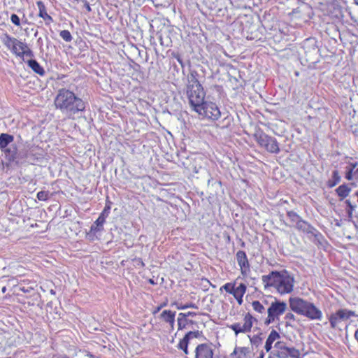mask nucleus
<instances>
[{
	"label": "nucleus",
	"mask_w": 358,
	"mask_h": 358,
	"mask_svg": "<svg viewBox=\"0 0 358 358\" xmlns=\"http://www.w3.org/2000/svg\"><path fill=\"white\" fill-rule=\"evenodd\" d=\"M2 42L17 57L24 59V57L32 58L34 56L33 51L25 43L10 36L7 33L3 34Z\"/></svg>",
	"instance_id": "obj_5"
},
{
	"label": "nucleus",
	"mask_w": 358,
	"mask_h": 358,
	"mask_svg": "<svg viewBox=\"0 0 358 358\" xmlns=\"http://www.w3.org/2000/svg\"><path fill=\"white\" fill-rule=\"evenodd\" d=\"M350 192L351 188L346 184H343L336 189V192L340 197V200L347 197Z\"/></svg>",
	"instance_id": "obj_26"
},
{
	"label": "nucleus",
	"mask_w": 358,
	"mask_h": 358,
	"mask_svg": "<svg viewBox=\"0 0 358 358\" xmlns=\"http://www.w3.org/2000/svg\"><path fill=\"white\" fill-rule=\"evenodd\" d=\"M292 283L294 282V278L292 277Z\"/></svg>",
	"instance_id": "obj_53"
},
{
	"label": "nucleus",
	"mask_w": 358,
	"mask_h": 358,
	"mask_svg": "<svg viewBox=\"0 0 358 358\" xmlns=\"http://www.w3.org/2000/svg\"><path fill=\"white\" fill-rule=\"evenodd\" d=\"M7 290V288L6 286H3L2 288H1V292L2 293H5Z\"/></svg>",
	"instance_id": "obj_47"
},
{
	"label": "nucleus",
	"mask_w": 358,
	"mask_h": 358,
	"mask_svg": "<svg viewBox=\"0 0 358 358\" xmlns=\"http://www.w3.org/2000/svg\"><path fill=\"white\" fill-rule=\"evenodd\" d=\"M27 64L29 68L32 69L34 72L38 74L39 76H44L45 72L44 69L41 64L35 59H29L27 61Z\"/></svg>",
	"instance_id": "obj_24"
},
{
	"label": "nucleus",
	"mask_w": 358,
	"mask_h": 358,
	"mask_svg": "<svg viewBox=\"0 0 358 358\" xmlns=\"http://www.w3.org/2000/svg\"><path fill=\"white\" fill-rule=\"evenodd\" d=\"M253 137L258 145L271 153H277L279 151L278 144L276 140L267 135L261 128H256Z\"/></svg>",
	"instance_id": "obj_6"
},
{
	"label": "nucleus",
	"mask_w": 358,
	"mask_h": 358,
	"mask_svg": "<svg viewBox=\"0 0 358 358\" xmlns=\"http://www.w3.org/2000/svg\"><path fill=\"white\" fill-rule=\"evenodd\" d=\"M182 315H185V317H189V316H191V317L196 316V313L195 312L189 311L187 313H182Z\"/></svg>",
	"instance_id": "obj_40"
},
{
	"label": "nucleus",
	"mask_w": 358,
	"mask_h": 358,
	"mask_svg": "<svg viewBox=\"0 0 358 358\" xmlns=\"http://www.w3.org/2000/svg\"><path fill=\"white\" fill-rule=\"evenodd\" d=\"M264 353L262 351L257 358H264Z\"/></svg>",
	"instance_id": "obj_44"
},
{
	"label": "nucleus",
	"mask_w": 358,
	"mask_h": 358,
	"mask_svg": "<svg viewBox=\"0 0 358 358\" xmlns=\"http://www.w3.org/2000/svg\"><path fill=\"white\" fill-rule=\"evenodd\" d=\"M355 196H357V201H358V190L355 192Z\"/></svg>",
	"instance_id": "obj_50"
},
{
	"label": "nucleus",
	"mask_w": 358,
	"mask_h": 358,
	"mask_svg": "<svg viewBox=\"0 0 358 358\" xmlns=\"http://www.w3.org/2000/svg\"><path fill=\"white\" fill-rule=\"evenodd\" d=\"M225 291L234 296L238 305H242L243 296L247 291V285L245 283L237 285L236 280L233 282H227L220 288V291Z\"/></svg>",
	"instance_id": "obj_8"
},
{
	"label": "nucleus",
	"mask_w": 358,
	"mask_h": 358,
	"mask_svg": "<svg viewBox=\"0 0 358 358\" xmlns=\"http://www.w3.org/2000/svg\"><path fill=\"white\" fill-rule=\"evenodd\" d=\"M10 20H11L12 23L14 24L15 25H16L17 27L20 26V18L17 16V15L12 14L10 16Z\"/></svg>",
	"instance_id": "obj_34"
},
{
	"label": "nucleus",
	"mask_w": 358,
	"mask_h": 358,
	"mask_svg": "<svg viewBox=\"0 0 358 358\" xmlns=\"http://www.w3.org/2000/svg\"><path fill=\"white\" fill-rule=\"evenodd\" d=\"M355 316V313L346 308H341L329 317L331 327L332 329L338 328L340 324L343 322L348 321L351 317Z\"/></svg>",
	"instance_id": "obj_12"
},
{
	"label": "nucleus",
	"mask_w": 358,
	"mask_h": 358,
	"mask_svg": "<svg viewBox=\"0 0 358 358\" xmlns=\"http://www.w3.org/2000/svg\"><path fill=\"white\" fill-rule=\"evenodd\" d=\"M198 76L196 71H191L187 76V95L192 110L205 101L206 92L198 80Z\"/></svg>",
	"instance_id": "obj_2"
},
{
	"label": "nucleus",
	"mask_w": 358,
	"mask_h": 358,
	"mask_svg": "<svg viewBox=\"0 0 358 358\" xmlns=\"http://www.w3.org/2000/svg\"><path fill=\"white\" fill-rule=\"evenodd\" d=\"M280 337L279 334L275 331L272 330L271 333L269 334L265 343V349L266 352H268L271 348L273 343L276 341Z\"/></svg>",
	"instance_id": "obj_25"
},
{
	"label": "nucleus",
	"mask_w": 358,
	"mask_h": 358,
	"mask_svg": "<svg viewBox=\"0 0 358 358\" xmlns=\"http://www.w3.org/2000/svg\"><path fill=\"white\" fill-rule=\"evenodd\" d=\"M106 222V219L103 217V216H99V217L95 220L93 224L90 227V231L88 234L89 236L91 234H94L95 235L97 232L101 231L103 230V224Z\"/></svg>",
	"instance_id": "obj_22"
},
{
	"label": "nucleus",
	"mask_w": 358,
	"mask_h": 358,
	"mask_svg": "<svg viewBox=\"0 0 358 358\" xmlns=\"http://www.w3.org/2000/svg\"><path fill=\"white\" fill-rule=\"evenodd\" d=\"M201 332L199 331H188L185 336L180 340L178 344V348L183 351L185 355L189 354L188 350V345L189 344L191 340L194 338H199L201 336Z\"/></svg>",
	"instance_id": "obj_16"
},
{
	"label": "nucleus",
	"mask_w": 358,
	"mask_h": 358,
	"mask_svg": "<svg viewBox=\"0 0 358 358\" xmlns=\"http://www.w3.org/2000/svg\"><path fill=\"white\" fill-rule=\"evenodd\" d=\"M59 36L66 42H70L73 39L71 34V32L69 30H62V31H61L60 33H59Z\"/></svg>",
	"instance_id": "obj_32"
},
{
	"label": "nucleus",
	"mask_w": 358,
	"mask_h": 358,
	"mask_svg": "<svg viewBox=\"0 0 358 358\" xmlns=\"http://www.w3.org/2000/svg\"><path fill=\"white\" fill-rule=\"evenodd\" d=\"M252 307L255 311H256L259 313H263L265 311L264 306L259 301H252Z\"/></svg>",
	"instance_id": "obj_29"
},
{
	"label": "nucleus",
	"mask_w": 358,
	"mask_h": 358,
	"mask_svg": "<svg viewBox=\"0 0 358 358\" xmlns=\"http://www.w3.org/2000/svg\"><path fill=\"white\" fill-rule=\"evenodd\" d=\"M214 350L212 343H201L194 350V358H213Z\"/></svg>",
	"instance_id": "obj_15"
},
{
	"label": "nucleus",
	"mask_w": 358,
	"mask_h": 358,
	"mask_svg": "<svg viewBox=\"0 0 358 358\" xmlns=\"http://www.w3.org/2000/svg\"><path fill=\"white\" fill-rule=\"evenodd\" d=\"M111 203H112L111 201L108 199V197H107L105 207H104L103 211L99 215V216H103V217H104L105 219L108 217V215L110 213V208H111Z\"/></svg>",
	"instance_id": "obj_30"
},
{
	"label": "nucleus",
	"mask_w": 358,
	"mask_h": 358,
	"mask_svg": "<svg viewBox=\"0 0 358 358\" xmlns=\"http://www.w3.org/2000/svg\"><path fill=\"white\" fill-rule=\"evenodd\" d=\"M148 282H149V283H150L151 285H155V282L154 280H152V279H149Z\"/></svg>",
	"instance_id": "obj_48"
},
{
	"label": "nucleus",
	"mask_w": 358,
	"mask_h": 358,
	"mask_svg": "<svg viewBox=\"0 0 358 358\" xmlns=\"http://www.w3.org/2000/svg\"><path fill=\"white\" fill-rule=\"evenodd\" d=\"M173 305H176V308L178 310H185V304L174 303H173Z\"/></svg>",
	"instance_id": "obj_39"
},
{
	"label": "nucleus",
	"mask_w": 358,
	"mask_h": 358,
	"mask_svg": "<svg viewBox=\"0 0 358 358\" xmlns=\"http://www.w3.org/2000/svg\"><path fill=\"white\" fill-rule=\"evenodd\" d=\"M36 5L38 8V16L45 21L46 25H50L53 22V18L48 13L45 3L42 1H38Z\"/></svg>",
	"instance_id": "obj_20"
},
{
	"label": "nucleus",
	"mask_w": 358,
	"mask_h": 358,
	"mask_svg": "<svg viewBox=\"0 0 358 358\" xmlns=\"http://www.w3.org/2000/svg\"><path fill=\"white\" fill-rule=\"evenodd\" d=\"M167 306V300L162 303H160L159 306L155 308V309L152 310V314L155 315L157 313H159L164 307Z\"/></svg>",
	"instance_id": "obj_35"
},
{
	"label": "nucleus",
	"mask_w": 358,
	"mask_h": 358,
	"mask_svg": "<svg viewBox=\"0 0 358 358\" xmlns=\"http://www.w3.org/2000/svg\"><path fill=\"white\" fill-rule=\"evenodd\" d=\"M13 141V136L4 133L1 134L0 135V149H5Z\"/></svg>",
	"instance_id": "obj_27"
},
{
	"label": "nucleus",
	"mask_w": 358,
	"mask_h": 358,
	"mask_svg": "<svg viewBox=\"0 0 358 358\" xmlns=\"http://www.w3.org/2000/svg\"><path fill=\"white\" fill-rule=\"evenodd\" d=\"M276 353L273 358H289L291 356V348L287 347L285 343L278 341L275 343Z\"/></svg>",
	"instance_id": "obj_17"
},
{
	"label": "nucleus",
	"mask_w": 358,
	"mask_h": 358,
	"mask_svg": "<svg viewBox=\"0 0 358 358\" xmlns=\"http://www.w3.org/2000/svg\"><path fill=\"white\" fill-rule=\"evenodd\" d=\"M262 280L264 288L275 287L280 294L291 292V283L289 278L279 271H271L268 275H264Z\"/></svg>",
	"instance_id": "obj_3"
},
{
	"label": "nucleus",
	"mask_w": 358,
	"mask_h": 358,
	"mask_svg": "<svg viewBox=\"0 0 358 358\" xmlns=\"http://www.w3.org/2000/svg\"><path fill=\"white\" fill-rule=\"evenodd\" d=\"M352 213H353L352 211H350V210H347V213H348V217H349V218H352Z\"/></svg>",
	"instance_id": "obj_43"
},
{
	"label": "nucleus",
	"mask_w": 358,
	"mask_h": 358,
	"mask_svg": "<svg viewBox=\"0 0 358 358\" xmlns=\"http://www.w3.org/2000/svg\"><path fill=\"white\" fill-rule=\"evenodd\" d=\"M251 350L248 347H235L231 358H250Z\"/></svg>",
	"instance_id": "obj_21"
},
{
	"label": "nucleus",
	"mask_w": 358,
	"mask_h": 358,
	"mask_svg": "<svg viewBox=\"0 0 358 358\" xmlns=\"http://www.w3.org/2000/svg\"><path fill=\"white\" fill-rule=\"evenodd\" d=\"M357 166V162L355 163H350L349 164V166H347L346 169H353V170H356V166Z\"/></svg>",
	"instance_id": "obj_41"
},
{
	"label": "nucleus",
	"mask_w": 358,
	"mask_h": 358,
	"mask_svg": "<svg viewBox=\"0 0 358 358\" xmlns=\"http://www.w3.org/2000/svg\"><path fill=\"white\" fill-rule=\"evenodd\" d=\"M17 287L20 291L25 294H29L30 296H32L33 294H36L35 289L37 287V285L35 281L26 280L20 282Z\"/></svg>",
	"instance_id": "obj_18"
},
{
	"label": "nucleus",
	"mask_w": 358,
	"mask_h": 358,
	"mask_svg": "<svg viewBox=\"0 0 358 358\" xmlns=\"http://www.w3.org/2000/svg\"><path fill=\"white\" fill-rule=\"evenodd\" d=\"M202 119L217 120L221 116V112L217 104L212 101H204L194 110Z\"/></svg>",
	"instance_id": "obj_7"
},
{
	"label": "nucleus",
	"mask_w": 358,
	"mask_h": 358,
	"mask_svg": "<svg viewBox=\"0 0 358 358\" xmlns=\"http://www.w3.org/2000/svg\"><path fill=\"white\" fill-rule=\"evenodd\" d=\"M294 224V227L303 233L310 234L320 243V239H324L322 235L314 227L310 225L308 222L300 220L299 215L292 212V224Z\"/></svg>",
	"instance_id": "obj_11"
},
{
	"label": "nucleus",
	"mask_w": 358,
	"mask_h": 358,
	"mask_svg": "<svg viewBox=\"0 0 358 358\" xmlns=\"http://www.w3.org/2000/svg\"><path fill=\"white\" fill-rule=\"evenodd\" d=\"M287 309V303L283 301L275 299L267 310L268 316L264 321V324L268 325L279 320V317L282 315Z\"/></svg>",
	"instance_id": "obj_10"
},
{
	"label": "nucleus",
	"mask_w": 358,
	"mask_h": 358,
	"mask_svg": "<svg viewBox=\"0 0 358 358\" xmlns=\"http://www.w3.org/2000/svg\"><path fill=\"white\" fill-rule=\"evenodd\" d=\"M176 58L177 59V60L178 61L179 63H180V64L182 63V61L180 56H177V57H176Z\"/></svg>",
	"instance_id": "obj_46"
},
{
	"label": "nucleus",
	"mask_w": 358,
	"mask_h": 358,
	"mask_svg": "<svg viewBox=\"0 0 358 358\" xmlns=\"http://www.w3.org/2000/svg\"><path fill=\"white\" fill-rule=\"evenodd\" d=\"M355 1V3L358 5V0H354Z\"/></svg>",
	"instance_id": "obj_51"
},
{
	"label": "nucleus",
	"mask_w": 358,
	"mask_h": 358,
	"mask_svg": "<svg viewBox=\"0 0 358 358\" xmlns=\"http://www.w3.org/2000/svg\"><path fill=\"white\" fill-rule=\"evenodd\" d=\"M201 282H205L208 285H210V286H211V287H213L214 288L215 287V285H213L211 283V282L208 279H207L206 278H202L201 279Z\"/></svg>",
	"instance_id": "obj_38"
},
{
	"label": "nucleus",
	"mask_w": 358,
	"mask_h": 358,
	"mask_svg": "<svg viewBox=\"0 0 358 358\" xmlns=\"http://www.w3.org/2000/svg\"><path fill=\"white\" fill-rule=\"evenodd\" d=\"M177 323L178 329L182 330L186 329L189 325L193 324L194 322L189 320L188 317H185V315H182V313H180L178 315Z\"/></svg>",
	"instance_id": "obj_23"
},
{
	"label": "nucleus",
	"mask_w": 358,
	"mask_h": 358,
	"mask_svg": "<svg viewBox=\"0 0 358 358\" xmlns=\"http://www.w3.org/2000/svg\"><path fill=\"white\" fill-rule=\"evenodd\" d=\"M296 358H299V357H296Z\"/></svg>",
	"instance_id": "obj_54"
},
{
	"label": "nucleus",
	"mask_w": 358,
	"mask_h": 358,
	"mask_svg": "<svg viewBox=\"0 0 358 358\" xmlns=\"http://www.w3.org/2000/svg\"><path fill=\"white\" fill-rule=\"evenodd\" d=\"M341 178L339 175L338 171L334 170L332 172L331 179L328 181V186L329 187H333L336 186L338 183L340 182Z\"/></svg>",
	"instance_id": "obj_28"
},
{
	"label": "nucleus",
	"mask_w": 358,
	"mask_h": 358,
	"mask_svg": "<svg viewBox=\"0 0 358 358\" xmlns=\"http://www.w3.org/2000/svg\"><path fill=\"white\" fill-rule=\"evenodd\" d=\"M345 203L348 207V209H347L348 210H350L352 212L355 210L356 206L353 205L350 200H348V199L345 200Z\"/></svg>",
	"instance_id": "obj_36"
},
{
	"label": "nucleus",
	"mask_w": 358,
	"mask_h": 358,
	"mask_svg": "<svg viewBox=\"0 0 358 358\" xmlns=\"http://www.w3.org/2000/svg\"><path fill=\"white\" fill-rule=\"evenodd\" d=\"M36 197L39 201H46L50 198V193L48 191H40L37 193Z\"/></svg>",
	"instance_id": "obj_31"
},
{
	"label": "nucleus",
	"mask_w": 358,
	"mask_h": 358,
	"mask_svg": "<svg viewBox=\"0 0 358 358\" xmlns=\"http://www.w3.org/2000/svg\"><path fill=\"white\" fill-rule=\"evenodd\" d=\"M56 109L68 115V117L74 119V115L85 110V101L76 94L66 88L59 89L54 99Z\"/></svg>",
	"instance_id": "obj_1"
},
{
	"label": "nucleus",
	"mask_w": 358,
	"mask_h": 358,
	"mask_svg": "<svg viewBox=\"0 0 358 358\" xmlns=\"http://www.w3.org/2000/svg\"><path fill=\"white\" fill-rule=\"evenodd\" d=\"M295 75L296 76H299V72L298 71H295Z\"/></svg>",
	"instance_id": "obj_52"
},
{
	"label": "nucleus",
	"mask_w": 358,
	"mask_h": 358,
	"mask_svg": "<svg viewBox=\"0 0 358 358\" xmlns=\"http://www.w3.org/2000/svg\"><path fill=\"white\" fill-rule=\"evenodd\" d=\"M87 355L89 356L90 358H94V356L91 354H89Z\"/></svg>",
	"instance_id": "obj_49"
},
{
	"label": "nucleus",
	"mask_w": 358,
	"mask_h": 358,
	"mask_svg": "<svg viewBox=\"0 0 358 358\" xmlns=\"http://www.w3.org/2000/svg\"><path fill=\"white\" fill-rule=\"evenodd\" d=\"M292 311L311 320H321L322 318V313L318 308L299 297L292 298Z\"/></svg>",
	"instance_id": "obj_4"
},
{
	"label": "nucleus",
	"mask_w": 358,
	"mask_h": 358,
	"mask_svg": "<svg viewBox=\"0 0 358 358\" xmlns=\"http://www.w3.org/2000/svg\"><path fill=\"white\" fill-rule=\"evenodd\" d=\"M236 259L243 277H247L250 273V264L247 255L243 250H238L236 254Z\"/></svg>",
	"instance_id": "obj_14"
},
{
	"label": "nucleus",
	"mask_w": 358,
	"mask_h": 358,
	"mask_svg": "<svg viewBox=\"0 0 358 358\" xmlns=\"http://www.w3.org/2000/svg\"><path fill=\"white\" fill-rule=\"evenodd\" d=\"M347 171L345 173V178L348 180H352L353 179H355V170H353V169H346Z\"/></svg>",
	"instance_id": "obj_33"
},
{
	"label": "nucleus",
	"mask_w": 358,
	"mask_h": 358,
	"mask_svg": "<svg viewBox=\"0 0 358 358\" xmlns=\"http://www.w3.org/2000/svg\"><path fill=\"white\" fill-rule=\"evenodd\" d=\"M243 316V322H235L229 325V328L234 332L235 335L250 333L254 323L257 322L256 318L250 313H244Z\"/></svg>",
	"instance_id": "obj_9"
},
{
	"label": "nucleus",
	"mask_w": 358,
	"mask_h": 358,
	"mask_svg": "<svg viewBox=\"0 0 358 358\" xmlns=\"http://www.w3.org/2000/svg\"><path fill=\"white\" fill-rule=\"evenodd\" d=\"M292 357H296V355L295 354H297L298 351L295 350L294 348H293L292 349Z\"/></svg>",
	"instance_id": "obj_42"
},
{
	"label": "nucleus",
	"mask_w": 358,
	"mask_h": 358,
	"mask_svg": "<svg viewBox=\"0 0 358 358\" xmlns=\"http://www.w3.org/2000/svg\"><path fill=\"white\" fill-rule=\"evenodd\" d=\"M175 317L176 312L171 310H164L159 315V318L162 322L169 324L171 330H173L174 329Z\"/></svg>",
	"instance_id": "obj_19"
},
{
	"label": "nucleus",
	"mask_w": 358,
	"mask_h": 358,
	"mask_svg": "<svg viewBox=\"0 0 358 358\" xmlns=\"http://www.w3.org/2000/svg\"><path fill=\"white\" fill-rule=\"evenodd\" d=\"M185 309L187 308H198L197 306L194 303H188L185 304Z\"/></svg>",
	"instance_id": "obj_37"
},
{
	"label": "nucleus",
	"mask_w": 358,
	"mask_h": 358,
	"mask_svg": "<svg viewBox=\"0 0 358 358\" xmlns=\"http://www.w3.org/2000/svg\"><path fill=\"white\" fill-rule=\"evenodd\" d=\"M355 179L358 180V168L355 170Z\"/></svg>",
	"instance_id": "obj_45"
},
{
	"label": "nucleus",
	"mask_w": 358,
	"mask_h": 358,
	"mask_svg": "<svg viewBox=\"0 0 358 358\" xmlns=\"http://www.w3.org/2000/svg\"><path fill=\"white\" fill-rule=\"evenodd\" d=\"M311 8L308 3L301 2L299 6L292 8V21L298 20L299 22H295L296 26H301L303 22L308 21L310 19V13Z\"/></svg>",
	"instance_id": "obj_13"
}]
</instances>
